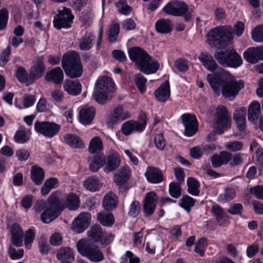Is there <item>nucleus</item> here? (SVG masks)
<instances>
[{"mask_svg":"<svg viewBox=\"0 0 263 263\" xmlns=\"http://www.w3.org/2000/svg\"><path fill=\"white\" fill-rule=\"evenodd\" d=\"M206 79L214 93L219 96L220 93L226 98H235L244 87L241 80H237L229 72L220 69L218 73L208 74Z\"/></svg>","mask_w":263,"mask_h":263,"instance_id":"obj_1","label":"nucleus"},{"mask_svg":"<svg viewBox=\"0 0 263 263\" xmlns=\"http://www.w3.org/2000/svg\"><path fill=\"white\" fill-rule=\"evenodd\" d=\"M60 196V191H57L52 193L48 198V204L42 200H38L34 209L36 213H40L45 208L41 215L42 221L46 223H49L55 219L61 213V210L59 206L61 203L59 199Z\"/></svg>","mask_w":263,"mask_h":263,"instance_id":"obj_2","label":"nucleus"},{"mask_svg":"<svg viewBox=\"0 0 263 263\" xmlns=\"http://www.w3.org/2000/svg\"><path fill=\"white\" fill-rule=\"evenodd\" d=\"M206 37L207 42L211 48H220L231 43L234 37V30L230 26H219L209 31Z\"/></svg>","mask_w":263,"mask_h":263,"instance_id":"obj_3","label":"nucleus"},{"mask_svg":"<svg viewBox=\"0 0 263 263\" xmlns=\"http://www.w3.org/2000/svg\"><path fill=\"white\" fill-rule=\"evenodd\" d=\"M114 90V83L110 78L100 77L96 82L93 97L98 103L104 104L111 99Z\"/></svg>","mask_w":263,"mask_h":263,"instance_id":"obj_4","label":"nucleus"},{"mask_svg":"<svg viewBox=\"0 0 263 263\" xmlns=\"http://www.w3.org/2000/svg\"><path fill=\"white\" fill-rule=\"evenodd\" d=\"M77 248L81 255L86 257L91 261L99 262L104 259L99 248L85 239H81L77 242Z\"/></svg>","mask_w":263,"mask_h":263,"instance_id":"obj_5","label":"nucleus"},{"mask_svg":"<svg viewBox=\"0 0 263 263\" xmlns=\"http://www.w3.org/2000/svg\"><path fill=\"white\" fill-rule=\"evenodd\" d=\"M218 62L225 67L237 68L242 64L241 57L235 49L230 48L225 51H219L214 54Z\"/></svg>","mask_w":263,"mask_h":263,"instance_id":"obj_6","label":"nucleus"},{"mask_svg":"<svg viewBox=\"0 0 263 263\" xmlns=\"http://www.w3.org/2000/svg\"><path fill=\"white\" fill-rule=\"evenodd\" d=\"M213 126L215 132L218 134H222L231 127V116L224 106H219L216 108Z\"/></svg>","mask_w":263,"mask_h":263,"instance_id":"obj_7","label":"nucleus"},{"mask_svg":"<svg viewBox=\"0 0 263 263\" xmlns=\"http://www.w3.org/2000/svg\"><path fill=\"white\" fill-rule=\"evenodd\" d=\"M34 130L39 134H41L47 138H51L55 136L60 130L61 126L53 122L37 121L35 122Z\"/></svg>","mask_w":263,"mask_h":263,"instance_id":"obj_8","label":"nucleus"},{"mask_svg":"<svg viewBox=\"0 0 263 263\" xmlns=\"http://www.w3.org/2000/svg\"><path fill=\"white\" fill-rule=\"evenodd\" d=\"M146 124V116L142 114L139 117L138 121L129 120L123 123L121 126V131L125 136H128L136 132H141L145 129Z\"/></svg>","mask_w":263,"mask_h":263,"instance_id":"obj_9","label":"nucleus"},{"mask_svg":"<svg viewBox=\"0 0 263 263\" xmlns=\"http://www.w3.org/2000/svg\"><path fill=\"white\" fill-rule=\"evenodd\" d=\"M73 16L69 9L64 8L59 11L58 14L54 16L53 20L54 27L57 29L62 28H68L71 27Z\"/></svg>","mask_w":263,"mask_h":263,"instance_id":"obj_10","label":"nucleus"},{"mask_svg":"<svg viewBox=\"0 0 263 263\" xmlns=\"http://www.w3.org/2000/svg\"><path fill=\"white\" fill-rule=\"evenodd\" d=\"M130 116L129 111L124 110L121 106H118L107 116L106 122L109 126H112L119 122L129 118Z\"/></svg>","mask_w":263,"mask_h":263,"instance_id":"obj_11","label":"nucleus"},{"mask_svg":"<svg viewBox=\"0 0 263 263\" xmlns=\"http://www.w3.org/2000/svg\"><path fill=\"white\" fill-rule=\"evenodd\" d=\"M187 9L188 7L185 3L179 1L170 2L163 8L165 13L173 16H181L184 14Z\"/></svg>","mask_w":263,"mask_h":263,"instance_id":"obj_12","label":"nucleus"},{"mask_svg":"<svg viewBox=\"0 0 263 263\" xmlns=\"http://www.w3.org/2000/svg\"><path fill=\"white\" fill-rule=\"evenodd\" d=\"M90 219L91 216L89 213L87 212L80 213L73 220L72 230L77 233L83 232L88 227Z\"/></svg>","mask_w":263,"mask_h":263,"instance_id":"obj_13","label":"nucleus"},{"mask_svg":"<svg viewBox=\"0 0 263 263\" xmlns=\"http://www.w3.org/2000/svg\"><path fill=\"white\" fill-rule=\"evenodd\" d=\"M182 123L185 127V134L188 137L194 135L198 129V123L195 115L184 114L181 116Z\"/></svg>","mask_w":263,"mask_h":263,"instance_id":"obj_14","label":"nucleus"},{"mask_svg":"<svg viewBox=\"0 0 263 263\" xmlns=\"http://www.w3.org/2000/svg\"><path fill=\"white\" fill-rule=\"evenodd\" d=\"M60 192V196L58 201L61 203L59 206L61 210L64 207H67L71 210H74L79 207V198L76 194L70 193L64 196L61 192Z\"/></svg>","mask_w":263,"mask_h":263,"instance_id":"obj_15","label":"nucleus"},{"mask_svg":"<svg viewBox=\"0 0 263 263\" xmlns=\"http://www.w3.org/2000/svg\"><path fill=\"white\" fill-rule=\"evenodd\" d=\"M245 60L252 64H255L263 60V46L248 48L243 53Z\"/></svg>","mask_w":263,"mask_h":263,"instance_id":"obj_16","label":"nucleus"},{"mask_svg":"<svg viewBox=\"0 0 263 263\" xmlns=\"http://www.w3.org/2000/svg\"><path fill=\"white\" fill-rule=\"evenodd\" d=\"M198 60L205 68L210 71L214 72L213 74L218 73V71L221 69L218 68L213 57L208 53H200L198 57Z\"/></svg>","mask_w":263,"mask_h":263,"instance_id":"obj_17","label":"nucleus"},{"mask_svg":"<svg viewBox=\"0 0 263 263\" xmlns=\"http://www.w3.org/2000/svg\"><path fill=\"white\" fill-rule=\"evenodd\" d=\"M159 68V63L148 55L138 68L145 74H151L156 72Z\"/></svg>","mask_w":263,"mask_h":263,"instance_id":"obj_18","label":"nucleus"},{"mask_svg":"<svg viewBox=\"0 0 263 263\" xmlns=\"http://www.w3.org/2000/svg\"><path fill=\"white\" fill-rule=\"evenodd\" d=\"M158 198L154 192L147 193L143 205V210L146 215L150 216L154 212Z\"/></svg>","mask_w":263,"mask_h":263,"instance_id":"obj_19","label":"nucleus"},{"mask_svg":"<svg viewBox=\"0 0 263 263\" xmlns=\"http://www.w3.org/2000/svg\"><path fill=\"white\" fill-rule=\"evenodd\" d=\"M144 175L147 181L151 183L157 184L163 180L161 171L155 167H147Z\"/></svg>","mask_w":263,"mask_h":263,"instance_id":"obj_20","label":"nucleus"},{"mask_svg":"<svg viewBox=\"0 0 263 263\" xmlns=\"http://www.w3.org/2000/svg\"><path fill=\"white\" fill-rule=\"evenodd\" d=\"M106 162L104 167L105 172L108 173L115 171L120 165L121 160L119 155L117 153L105 157Z\"/></svg>","mask_w":263,"mask_h":263,"instance_id":"obj_21","label":"nucleus"},{"mask_svg":"<svg viewBox=\"0 0 263 263\" xmlns=\"http://www.w3.org/2000/svg\"><path fill=\"white\" fill-rule=\"evenodd\" d=\"M130 59L134 62L138 68L148 54L141 48L133 47L128 50Z\"/></svg>","mask_w":263,"mask_h":263,"instance_id":"obj_22","label":"nucleus"},{"mask_svg":"<svg viewBox=\"0 0 263 263\" xmlns=\"http://www.w3.org/2000/svg\"><path fill=\"white\" fill-rule=\"evenodd\" d=\"M95 109L92 107L85 106L81 109L79 113L80 121L84 125L91 123L94 116Z\"/></svg>","mask_w":263,"mask_h":263,"instance_id":"obj_23","label":"nucleus"},{"mask_svg":"<svg viewBox=\"0 0 263 263\" xmlns=\"http://www.w3.org/2000/svg\"><path fill=\"white\" fill-rule=\"evenodd\" d=\"M64 90L69 95L77 96L81 91V85L77 80H66L63 84Z\"/></svg>","mask_w":263,"mask_h":263,"instance_id":"obj_24","label":"nucleus"},{"mask_svg":"<svg viewBox=\"0 0 263 263\" xmlns=\"http://www.w3.org/2000/svg\"><path fill=\"white\" fill-rule=\"evenodd\" d=\"M170 84L168 81H165L155 91L156 99L161 102L166 101L170 97Z\"/></svg>","mask_w":263,"mask_h":263,"instance_id":"obj_25","label":"nucleus"},{"mask_svg":"<svg viewBox=\"0 0 263 263\" xmlns=\"http://www.w3.org/2000/svg\"><path fill=\"white\" fill-rule=\"evenodd\" d=\"M23 230L17 223L12 225L11 228V242L16 247H21L23 243Z\"/></svg>","mask_w":263,"mask_h":263,"instance_id":"obj_26","label":"nucleus"},{"mask_svg":"<svg viewBox=\"0 0 263 263\" xmlns=\"http://www.w3.org/2000/svg\"><path fill=\"white\" fill-rule=\"evenodd\" d=\"M62 64L63 67H66L81 63L78 54L75 51H70L63 56Z\"/></svg>","mask_w":263,"mask_h":263,"instance_id":"obj_27","label":"nucleus"},{"mask_svg":"<svg viewBox=\"0 0 263 263\" xmlns=\"http://www.w3.org/2000/svg\"><path fill=\"white\" fill-rule=\"evenodd\" d=\"M246 110L243 108L236 110L234 114V119L240 131H243L246 128Z\"/></svg>","mask_w":263,"mask_h":263,"instance_id":"obj_28","label":"nucleus"},{"mask_svg":"<svg viewBox=\"0 0 263 263\" xmlns=\"http://www.w3.org/2000/svg\"><path fill=\"white\" fill-rule=\"evenodd\" d=\"M104 148V145L103 140L99 136L93 137L90 141L88 151L91 154H95L100 153L103 151Z\"/></svg>","mask_w":263,"mask_h":263,"instance_id":"obj_29","label":"nucleus"},{"mask_svg":"<svg viewBox=\"0 0 263 263\" xmlns=\"http://www.w3.org/2000/svg\"><path fill=\"white\" fill-rule=\"evenodd\" d=\"M64 74L62 69L57 67L48 72L45 79L47 81H52L55 84H61L63 80Z\"/></svg>","mask_w":263,"mask_h":263,"instance_id":"obj_30","label":"nucleus"},{"mask_svg":"<svg viewBox=\"0 0 263 263\" xmlns=\"http://www.w3.org/2000/svg\"><path fill=\"white\" fill-rule=\"evenodd\" d=\"M45 66L41 59H37L33 64L30 70V74L34 79L41 77L45 70Z\"/></svg>","mask_w":263,"mask_h":263,"instance_id":"obj_31","label":"nucleus"},{"mask_svg":"<svg viewBox=\"0 0 263 263\" xmlns=\"http://www.w3.org/2000/svg\"><path fill=\"white\" fill-rule=\"evenodd\" d=\"M57 257L59 260L70 262L74 260V255L73 251L70 248L62 247L57 251Z\"/></svg>","mask_w":263,"mask_h":263,"instance_id":"obj_32","label":"nucleus"},{"mask_svg":"<svg viewBox=\"0 0 263 263\" xmlns=\"http://www.w3.org/2000/svg\"><path fill=\"white\" fill-rule=\"evenodd\" d=\"M212 212L216 216L219 225L224 226L230 222L228 216L219 206L214 205L212 208Z\"/></svg>","mask_w":263,"mask_h":263,"instance_id":"obj_33","label":"nucleus"},{"mask_svg":"<svg viewBox=\"0 0 263 263\" xmlns=\"http://www.w3.org/2000/svg\"><path fill=\"white\" fill-rule=\"evenodd\" d=\"M84 187L90 192H96L99 190L102 184L98 178L90 177L86 179L83 182Z\"/></svg>","mask_w":263,"mask_h":263,"instance_id":"obj_34","label":"nucleus"},{"mask_svg":"<svg viewBox=\"0 0 263 263\" xmlns=\"http://www.w3.org/2000/svg\"><path fill=\"white\" fill-rule=\"evenodd\" d=\"M30 135L31 132L29 129L20 127L14 135V141L18 143H25L29 139Z\"/></svg>","mask_w":263,"mask_h":263,"instance_id":"obj_35","label":"nucleus"},{"mask_svg":"<svg viewBox=\"0 0 263 263\" xmlns=\"http://www.w3.org/2000/svg\"><path fill=\"white\" fill-rule=\"evenodd\" d=\"M156 30L161 33H168L172 30V24L168 19H160L155 24Z\"/></svg>","mask_w":263,"mask_h":263,"instance_id":"obj_36","label":"nucleus"},{"mask_svg":"<svg viewBox=\"0 0 263 263\" xmlns=\"http://www.w3.org/2000/svg\"><path fill=\"white\" fill-rule=\"evenodd\" d=\"M65 142L73 148L83 147V142L82 139L76 135L67 134L64 137Z\"/></svg>","mask_w":263,"mask_h":263,"instance_id":"obj_37","label":"nucleus"},{"mask_svg":"<svg viewBox=\"0 0 263 263\" xmlns=\"http://www.w3.org/2000/svg\"><path fill=\"white\" fill-rule=\"evenodd\" d=\"M117 197L112 193H108L104 197L103 205L106 210H112L117 206Z\"/></svg>","mask_w":263,"mask_h":263,"instance_id":"obj_38","label":"nucleus"},{"mask_svg":"<svg viewBox=\"0 0 263 263\" xmlns=\"http://www.w3.org/2000/svg\"><path fill=\"white\" fill-rule=\"evenodd\" d=\"M106 162L105 157L102 156H96L90 159L89 170L94 172H97L101 167L104 166Z\"/></svg>","mask_w":263,"mask_h":263,"instance_id":"obj_39","label":"nucleus"},{"mask_svg":"<svg viewBox=\"0 0 263 263\" xmlns=\"http://www.w3.org/2000/svg\"><path fill=\"white\" fill-rule=\"evenodd\" d=\"M98 220L103 226H111L114 223V218L112 214L107 211L100 212L98 215Z\"/></svg>","mask_w":263,"mask_h":263,"instance_id":"obj_40","label":"nucleus"},{"mask_svg":"<svg viewBox=\"0 0 263 263\" xmlns=\"http://www.w3.org/2000/svg\"><path fill=\"white\" fill-rule=\"evenodd\" d=\"M130 175V171L128 167L125 166L122 167L118 174L115 176V181L119 185L123 184L129 178Z\"/></svg>","mask_w":263,"mask_h":263,"instance_id":"obj_41","label":"nucleus"},{"mask_svg":"<svg viewBox=\"0 0 263 263\" xmlns=\"http://www.w3.org/2000/svg\"><path fill=\"white\" fill-rule=\"evenodd\" d=\"M261 112L260 103L256 101H253L249 106L248 110L249 120L254 121L258 118Z\"/></svg>","mask_w":263,"mask_h":263,"instance_id":"obj_42","label":"nucleus"},{"mask_svg":"<svg viewBox=\"0 0 263 263\" xmlns=\"http://www.w3.org/2000/svg\"><path fill=\"white\" fill-rule=\"evenodd\" d=\"M44 177V172L40 167L33 166L31 167V178L33 182L36 185L41 184Z\"/></svg>","mask_w":263,"mask_h":263,"instance_id":"obj_43","label":"nucleus"},{"mask_svg":"<svg viewBox=\"0 0 263 263\" xmlns=\"http://www.w3.org/2000/svg\"><path fill=\"white\" fill-rule=\"evenodd\" d=\"M66 74L71 78H77L80 77L83 72L81 64H77L70 66L63 67Z\"/></svg>","mask_w":263,"mask_h":263,"instance_id":"obj_44","label":"nucleus"},{"mask_svg":"<svg viewBox=\"0 0 263 263\" xmlns=\"http://www.w3.org/2000/svg\"><path fill=\"white\" fill-rule=\"evenodd\" d=\"M187 185V192L192 195L197 196L199 194V182L194 178H189L186 180Z\"/></svg>","mask_w":263,"mask_h":263,"instance_id":"obj_45","label":"nucleus"},{"mask_svg":"<svg viewBox=\"0 0 263 263\" xmlns=\"http://www.w3.org/2000/svg\"><path fill=\"white\" fill-rule=\"evenodd\" d=\"M58 185L59 181L56 178H51L47 179L41 189V194L44 196L47 195L51 190L57 187Z\"/></svg>","mask_w":263,"mask_h":263,"instance_id":"obj_46","label":"nucleus"},{"mask_svg":"<svg viewBox=\"0 0 263 263\" xmlns=\"http://www.w3.org/2000/svg\"><path fill=\"white\" fill-rule=\"evenodd\" d=\"M94 37L91 33L87 34L82 37L79 42V48L82 50H89L92 46Z\"/></svg>","mask_w":263,"mask_h":263,"instance_id":"obj_47","label":"nucleus"},{"mask_svg":"<svg viewBox=\"0 0 263 263\" xmlns=\"http://www.w3.org/2000/svg\"><path fill=\"white\" fill-rule=\"evenodd\" d=\"M103 233L101 228L99 226H93L88 231V236L95 241H100L103 236Z\"/></svg>","mask_w":263,"mask_h":263,"instance_id":"obj_48","label":"nucleus"},{"mask_svg":"<svg viewBox=\"0 0 263 263\" xmlns=\"http://www.w3.org/2000/svg\"><path fill=\"white\" fill-rule=\"evenodd\" d=\"M119 24L118 23H112L108 30V39L109 42H115L119 32Z\"/></svg>","mask_w":263,"mask_h":263,"instance_id":"obj_49","label":"nucleus"},{"mask_svg":"<svg viewBox=\"0 0 263 263\" xmlns=\"http://www.w3.org/2000/svg\"><path fill=\"white\" fill-rule=\"evenodd\" d=\"M235 195L234 190L232 189H227L223 193L219 196L218 201L222 203L228 202L233 199L235 197Z\"/></svg>","mask_w":263,"mask_h":263,"instance_id":"obj_50","label":"nucleus"},{"mask_svg":"<svg viewBox=\"0 0 263 263\" xmlns=\"http://www.w3.org/2000/svg\"><path fill=\"white\" fill-rule=\"evenodd\" d=\"M195 200L188 195L183 196L180 200V205L190 212V208L195 204Z\"/></svg>","mask_w":263,"mask_h":263,"instance_id":"obj_51","label":"nucleus"},{"mask_svg":"<svg viewBox=\"0 0 263 263\" xmlns=\"http://www.w3.org/2000/svg\"><path fill=\"white\" fill-rule=\"evenodd\" d=\"M207 245V240L205 238H201L199 239L196 243L195 252L202 256L204 255Z\"/></svg>","mask_w":263,"mask_h":263,"instance_id":"obj_52","label":"nucleus"},{"mask_svg":"<svg viewBox=\"0 0 263 263\" xmlns=\"http://www.w3.org/2000/svg\"><path fill=\"white\" fill-rule=\"evenodd\" d=\"M135 82L139 91L141 93H144L146 90V79L141 74H137L135 77Z\"/></svg>","mask_w":263,"mask_h":263,"instance_id":"obj_53","label":"nucleus"},{"mask_svg":"<svg viewBox=\"0 0 263 263\" xmlns=\"http://www.w3.org/2000/svg\"><path fill=\"white\" fill-rule=\"evenodd\" d=\"M252 37L256 42L263 41V25H259L252 30Z\"/></svg>","mask_w":263,"mask_h":263,"instance_id":"obj_54","label":"nucleus"},{"mask_svg":"<svg viewBox=\"0 0 263 263\" xmlns=\"http://www.w3.org/2000/svg\"><path fill=\"white\" fill-rule=\"evenodd\" d=\"M35 238V232L33 229L28 230L25 235V245L27 249H30L31 248L32 243Z\"/></svg>","mask_w":263,"mask_h":263,"instance_id":"obj_55","label":"nucleus"},{"mask_svg":"<svg viewBox=\"0 0 263 263\" xmlns=\"http://www.w3.org/2000/svg\"><path fill=\"white\" fill-rule=\"evenodd\" d=\"M169 193L170 195L174 198H178L181 195V187L180 184L176 182H172L169 185Z\"/></svg>","mask_w":263,"mask_h":263,"instance_id":"obj_56","label":"nucleus"},{"mask_svg":"<svg viewBox=\"0 0 263 263\" xmlns=\"http://www.w3.org/2000/svg\"><path fill=\"white\" fill-rule=\"evenodd\" d=\"M8 19V12L6 9L0 10V31L4 29L7 26Z\"/></svg>","mask_w":263,"mask_h":263,"instance_id":"obj_57","label":"nucleus"},{"mask_svg":"<svg viewBox=\"0 0 263 263\" xmlns=\"http://www.w3.org/2000/svg\"><path fill=\"white\" fill-rule=\"evenodd\" d=\"M119 11L124 15L128 14L132 11L131 8L128 6L124 0H120L117 4Z\"/></svg>","mask_w":263,"mask_h":263,"instance_id":"obj_58","label":"nucleus"},{"mask_svg":"<svg viewBox=\"0 0 263 263\" xmlns=\"http://www.w3.org/2000/svg\"><path fill=\"white\" fill-rule=\"evenodd\" d=\"M10 257L12 259H18L22 258L24 255V250L22 249L16 250L12 247H10L8 250Z\"/></svg>","mask_w":263,"mask_h":263,"instance_id":"obj_59","label":"nucleus"},{"mask_svg":"<svg viewBox=\"0 0 263 263\" xmlns=\"http://www.w3.org/2000/svg\"><path fill=\"white\" fill-rule=\"evenodd\" d=\"M175 67L181 72H185L189 69L187 61L183 59H179L175 62Z\"/></svg>","mask_w":263,"mask_h":263,"instance_id":"obj_60","label":"nucleus"},{"mask_svg":"<svg viewBox=\"0 0 263 263\" xmlns=\"http://www.w3.org/2000/svg\"><path fill=\"white\" fill-rule=\"evenodd\" d=\"M51 97L54 101L61 103L64 100V93L61 90L55 89L51 91Z\"/></svg>","mask_w":263,"mask_h":263,"instance_id":"obj_61","label":"nucleus"},{"mask_svg":"<svg viewBox=\"0 0 263 263\" xmlns=\"http://www.w3.org/2000/svg\"><path fill=\"white\" fill-rule=\"evenodd\" d=\"M243 147V144L240 141H233L228 142L225 145L226 149L232 151L236 152L240 151Z\"/></svg>","mask_w":263,"mask_h":263,"instance_id":"obj_62","label":"nucleus"},{"mask_svg":"<svg viewBox=\"0 0 263 263\" xmlns=\"http://www.w3.org/2000/svg\"><path fill=\"white\" fill-rule=\"evenodd\" d=\"M140 209L139 202L137 201H133L131 204L130 208L128 212L129 215L134 217H136L139 213Z\"/></svg>","mask_w":263,"mask_h":263,"instance_id":"obj_63","label":"nucleus"},{"mask_svg":"<svg viewBox=\"0 0 263 263\" xmlns=\"http://www.w3.org/2000/svg\"><path fill=\"white\" fill-rule=\"evenodd\" d=\"M15 155L18 161H26L30 157L29 152L25 149H19L16 151Z\"/></svg>","mask_w":263,"mask_h":263,"instance_id":"obj_64","label":"nucleus"}]
</instances>
